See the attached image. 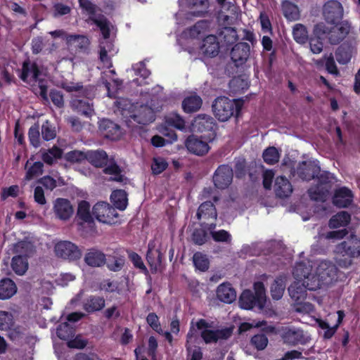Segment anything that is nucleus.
Segmentation results:
<instances>
[{
    "mask_svg": "<svg viewBox=\"0 0 360 360\" xmlns=\"http://www.w3.org/2000/svg\"><path fill=\"white\" fill-rule=\"evenodd\" d=\"M314 271L309 284L311 290H316L325 286H328L336 280L337 267L330 261L317 260L314 262Z\"/></svg>",
    "mask_w": 360,
    "mask_h": 360,
    "instance_id": "nucleus-1",
    "label": "nucleus"
},
{
    "mask_svg": "<svg viewBox=\"0 0 360 360\" xmlns=\"http://www.w3.org/2000/svg\"><path fill=\"white\" fill-rule=\"evenodd\" d=\"M334 252L337 264L342 268H348L352 264V259L360 255V239L351 234L335 246Z\"/></svg>",
    "mask_w": 360,
    "mask_h": 360,
    "instance_id": "nucleus-2",
    "label": "nucleus"
},
{
    "mask_svg": "<svg viewBox=\"0 0 360 360\" xmlns=\"http://www.w3.org/2000/svg\"><path fill=\"white\" fill-rule=\"evenodd\" d=\"M196 327L197 330L200 331L201 337L206 343L216 342L219 340H226L232 334V330L229 328L221 330H210V324L204 319H200L195 324L191 322L189 332L187 335L188 342L191 341L195 336Z\"/></svg>",
    "mask_w": 360,
    "mask_h": 360,
    "instance_id": "nucleus-3",
    "label": "nucleus"
},
{
    "mask_svg": "<svg viewBox=\"0 0 360 360\" xmlns=\"http://www.w3.org/2000/svg\"><path fill=\"white\" fill-rule=\"evenodd\" d=\"M241 102L225 96L217 98L212 104L214 116L221 122H226L234 115H238L241 109Z\"/></svg>",
    "mask_w": 360,
    "mask_h": 360,
    "instance_id": "nucleus-4",
    "label": "nucleus"
},
{
    "mask_svg": "<svg viewBox=\"0 0 360 360\" xmlns=\"http://www.w3.org/2000/svg\"><path fill=\"white\" fill-rule=\"evenodd\" d=\"M39 74L40 72L35 63H32L29 60L23 62L21 74L20 75V79L27 83L33 82H37L38 89H36V94H39L44 100L47 101V82L43 79L39 78Z\"/></svg>",
    "mask_w": 360,
    "mask_h": 360,
    "instance_id": "nucleus-5",
    "label": "nucleus"
},
{
    "mask_svg": "<svg viewBox=\"0 0 360 360\" xmlns=\"http://www.w3.org/2000/svg\"><path fill=\"white\" fill-rule=\"evenodd\" d=\"M335 180V176L331 173H322L319 177V185L309 189V195L311 199L316 201H324Z\"/></svg>",
    "mask_w": 360,
    "mask_h": 360,
    "instance_id": "nucleus-6",
    "label": "nucleus"
},
{
    "mask_svg": "<svg viewBox=\"0 0 360 360\" xmlns=\"http://www.w3.org/2000/svg\"><path fill=\"white\" fill-rule=\"evenodd\" d=\"M197 219L200 221V226L207 231L215 229L217 212L213 203L206 201L202 203L198 207L196 213Z\"/></svg>",
    "mask_w": 360,
    "mask_h": 360,
    "instance_id": "nucleus-7",
    "label": "nucleus"
},
{
    "mask_svg": "<svg viewBox=\"0 0 360 360\" xmlns=\"http://www.w3.org/2000/svg\"><path fill=\"white\" fill-rule=\"evenodd\" d=\"M54 252L56 257L69 261H76L82 257L79 247L68 240L58 242L54 246Z\"/></svg>",
    "mask_w": 360,
    "mask_h": 360,
    "instance_id": "nucleus-8",
    "label": "nucleus"
},
{
    "mask_svg": "<svg viewBox=\"0 0 360 360\" xmlns=\"http://www.w3.org/2000/svg\"><path fill=\"white\" fill-rule=\"evenodd\" d=\"M92 214L96 219L104 224H113L118 216L114 207L105 202H97L92 209Z\"/></svg>",
    "mask_w": 360,
    "mask_h": 360,
    "instance_id": "nucleus-9",
    "label": "nucleus"
},
{
    "mask_svg": "<svg viewBox=\"0 0 360 360\" xmlns=\"http://www.w3.org/2000/svg\"><path fill=\"white\" fill-rule=\"evenodd\" d=\"M281 337L285 343L292 345L297 344L305 345L311 339L309 335L304 330L295 327L283 328Z\"/></svg>",
    "mask_w": 360,
    "mask_h": 360,
    "instance_id": "nucleus-10",
    "label": "nucleus"
},
{
    "mask_svg": "<svg viewBox=\"0 0 360 360\" xmlns=\"http://www.w3.org/2000/svg\"><path fill=\"white\" fill-rule=\"evenodd\" d=\"M323 15L328 24H339L343 15V8L338 1H329L323 7Z\"/></svg>",
    "mask_w": 360,
    "mask_h": 360,
    "instance_id": "nucleus-11",
    "label": "nucleus"
},
{
    "mask_svg": "<svg viewBox=\"0 0 360 360\" xmlns=\"http://www.w3.org/2000/svg\"><path fill=\"white\" fill-rule=\"evenodd\" d=\"M238 8L232 3L223 5L221 11L219 13L217 20L219 24L224 27H230L233 25L238 17Z\"/></svg>",
    "mask_w": 360,
    "mask_h": 360,
    "instance_id": "nucleus-12",
    "label": "nucleus"
},
{
    "mask_svg": "<svg viewBox=\"0 0 360 360\" xmlns=\"http://www.w3.org/2000/svg\"><path fill=\"white\" fill-rule=\"evenodd\" d=\"M233 169L229 165H220L214 172L213 181L219 189L227 188L233 180Z\"/></svg>",
    "mask_w": 360,
    "mask_h": 360,
    "instance_id": "nucleus-13",
    "label": "nucleus"
},
{
    "mask_svg": "<svg viewBox=\"0 0 360 360\" xmlns=\"http://www.w3.org/2000/svg\"><path fill=\"white\" fill-rule=\"evenodd\" d=\"M314 262L309 260L297 262L293 269V276L295 281H312L314 275Z\"/></svg>",
    "mask_w": 360,
    "mask_h": 360,
    "instance_id": "nucleus-14",
    "label": "nucleus"
},
{
    "mask_svg": "<svg viewBox=\"0 0 360 360\" xmlns=\"http://www.w3.org/2000/svg\"><path fill=\"white\" fill-rule=\"evenodd\" d=\"M53 212L60 220H68L73 214L74 210L70 202L65 198H57L53 202Z\"/></svg>",
    "mask_w": 360,
    "mask_h": 360,
    "instance_id": "nucleus-15",
    "label": "nucleus"
},
{
    "mask_svg": "<svg viewBox=\"0 0 360 360\" xmlns=\"http://www.w3.org/2000/svg\"><path fill=\"white\" fill-rule=\"evenodd\" d=\"M320 167L315 161H303L297 169V175L303 180L309 181L317 176Z\"/></svg>",
    "mask_w": 360,
    "mask_h": 360,
    "instance_id": "nucleus-16",
    "label": "nucleus"
},
{
    "mask_svg": "<svg viewBox=\"0 0 360 360\" xmlns=\"http://www.w3.org/2000/svg\"><path fill=\"white\" fill-rule=\"evenodd\" d=\"M309 283L306 281H295L288 288L290 297L295 302L303 301L307 296V290L311 291L308 286Z\"/></svg>",
    "mask_w": 360,
    "mask_h": 360,
    "instance_id": "nucleus-17",
    "label": "nucleus"
},
{
    "mask_svg": "<svg viewBox=\"0 0 360 360\" xmlns=\"http://www.w3.org/2000/svg\"><path fill=\"white\" fill-rule=\"evenodd\" d=\"M250 45L246 42L236 44L231 51V57L236 66L243 65L250 56Z\"/></svg>",
    "mask_w": 360,
    "mask_h": 360,
    "instance_id": "nucleus-18",
    "label": "nucleus"
},
{
    "mask_svg": "<svg viewBox=\"0 0 360 360\" xmlns=\"http://www.w3.org/2000/svg\"><path fill=\"white\" fill-rule=\"evenodd\" d=\"M185 145L188 150L197 155H203L206 154L210 147L208 143L194 135H191L187 138Z\"/></svg>",
    "mask_w": 360,
    "mask_h": 360,
    "instance_id": "nucleus-19",
    "label": "nucleus"
},
{
    "mask_svg": "<svg viewBox=\"0 0 360 360\" xmlns=\"http://www.w3.org/2000/svg\"><path fill=\"white\" fill-rule=\"evenodd\" d=\"M129 117L139 124H146L155 120L154 110L148 105H141Z\"/></svg>",
    "mask_w": 360,
    "mask_h": 360,
    "instance_id": "nucleus-20",
    "label": "nucleus"
},
{
    "mask_svg": "<svg viewBox=\"0 0 360 360\" xmlns=\"http://www.w3.org/2000/svg\"><path fill=\"white\" fill-rule=\"evenodd\" d=\"M314 34L316 38L310 39V49L313 53L319 54L323 50V43L321 39L326 34V25L323 22L317 24L314 29Z\"/></svg>",
    "mask_w": 360,
    "mask_h": 360,
    "instance_id": "nucleus-21",
    "label": "nucleus"
},
{
    "mask_svg": "<svg viewBox=\"0 0 360 360\" xmlns=\"http://www.w3.org/2000/svg\"><path fill=\"white\" fill-rule=\"evenodd\" d=\"M326 34L325 36L332 44L340 43L347 34L348 28L340 25L339 24L331 25V27L326 26Z\"/></svg>",
    "mask_w": 360,
    "mask_h": 360,
    "instance_id": "nucleus-22",
    "label": "nucleus"
},
{
    "mask_svg": "<svg viewBox=\"0 0 360 360\" xmlns=\"http://www.w3.org/2000/svg\"><path fill=\"white\" fill-rule=\"evenodd\" d=\"M201 53L207 57H214L219 53V45L216 36L208 35L204 40L200 47Z\"/></svg>",
    "mask_w": 360,
    "mask_h": 360,
    "instance_id": "nucleus-23",
    "label": "nucleus"
},
{
    "mask_svg": "<svg viewBox=\"0 0 360 360\" xmlns=\"http://www.w3.org/2000/svg\"><path fill=\"white\" fill-rule=\"evenodd\" d=\"M100 129L103 130L104 136L115 141L122 136L120 126L109 120H103L100 124Z\"/></svg>",
    "mask_w": 360,
    "mask_h": 360,
    "instance_id": "nucleus-24",
    "label": "nucleus"
},
{
    "mask_svg": "<svg viewBox=\"0 0 360 360\" xmlns=\"http://www.w3.org/2000/svg\"><path fill=\"white\" fill-rule=\"evenodd\" d=\"M353 200V194L351 190L346 187L338 189L333 198V202L339 207L349 206Z\"/></svg>",
    "mask_w": 360,
    "mask_h": 360,
    "instance_id": "nucleus-25",
    "label": "nucleus"
},
{
    "mask_svg": "<svg viewBox=\"0 0 360 360\" xmlns=\"http://www.w3.org/2000/svg\"><path fill=\"white\" fill-rule=\"evenodd\" d=\"M214 124L213 118L209 115L201 114L194 118L191 129L193 131L202 132L212 129Z\"/></svg>",
    "mask_w": 360,
    "mask_h": 360,
    "instance_id": "nucleus-26",
    "label": "nucleus"
},
{
    "mask_svg": "<svg viewBox=\"0 0 360 360\" xmlns=\"http://www.w3.org/2000/svg\"><path fill=\"white\" fill-rule=\"evenodd\" d=\"M85 263L92 267H99L105 263V255L99 250L91 248L84 255Z\"/></svg>",
    "mask_w": 360,
    "mask_h": 360,
    "instance_id": "nucleus-27",
    "label": "nucleus"
},
{
    "mask_svg": "<svg viewBox=\"0 0 360 360\" xmlns=\"http://www.w3.org/2000/svg\"><path fill=\"white\" fill-rule=\"evenodd\" d=\"M274 190L279 198H286L292 193V187L288 179L281 176L276 179Z\"/></svg>",
    "mask_w": 360,
    "mask_h": 360,
    "instance_id": "nucleus-28",
    "label": "nucleus"
},
{
    "mask_svg": "<svg viewBox=\"0 0 360 360\" xmlns=\"http://www.w3.org/2000/svg\"><path fill=\"white\" fill-rule=\"evenodd\" d=\"M217 295L219 300L225 303H231L236 299V290L229 283L221 284L217 288Z\"/></svg>",
    "mask_w": 360,
    "mask_h": 360,
    "instance_id": "nucleus-29",
    "label": "nucleus"
},
{
    "mask_svg": "<svg viewBox=\"0 0 360 360\" xmlns=\"http://www.w3.org/2000/svg\"><path fill=\"white\" fill-rule=\"evenodd\" d=\"M86 160L96 167H101L107 165L108 162V155L103 150H90L86 152Z\"/></svg>",
    "mask_w": 360,
    "mask_h": 360,
    "instance_id": "nucleus-30",
    "label": "nucleus"
},
{
    "mask_svg": "<svg viewBox=\"0 0 360 360\" xmlns=\"http://www.w3.org/2000/svg\"><path fill=\"white\" fill-rule=\"evenodd\" d=\"M351 220L350 214L345 212L341 211L336 214L333 215L328 221V226L330 229H335L340 227L347 226Z\"/></svg>",
    "mask_w": 360,
    "mask_h": 360,
    "instance_id": "nucleus-31",
    "label": "nucleus"
},
{
    "mask_svg": "<svg viewBox=\"0 0 360 360\" xmlns=\"http://www.w3.org/2000/svg\"><path fill=\"white\" fill-rule=\"evenodd\" d=\"M34 252V246L32 243L27 240H22L14 245L13 252L16 254L15 257H22L27 259Z\"/></svg>",
    "mask_w": 360,
    "mask_h": 360,
    "instance_id": "nucleus-32",
    "label": "nucleus"
},
{
    "mask_svg": "<svg viewBox=\"0 0 360 360\" xmlns=\"http://www.w3.org/2000/svg\"><path fill=\"white\" fill-rule=\"evenodd\" d=\"M17 292L15 283L10 278L0 281V299L6 300L11 297Z\"/></svg>",
    "mask_w": 360,
    "mask_h": 360,
    "instance_id": "nucleus-33",
    "label": "nucleus"
},
{
    "mask_svg": "<svg viewBox=\"0 0 360 360\" xmlns=\"http://www.w3.org/2000/svg\"><path fill=\"white\" fill-rule=\"evenodd\" d=\"M337 313L338 320L336 324L334 326H330L326 321H324L323 320H317V323L319 326L321 328L326 330L324 333V337L326 338H330L334 335L336 329L338 328V326L340 324L345 316V314L342 311H338Z\"/></svg>",
    "mask_w": 360,
    "mask_h": 360,
    "instance_id": "nucleus-34",
    "label": "nucleus"
},
{
    "mask_svg": "<svg viewBox=\"0 0 360 360\" xmlns=\"http://www.w3.org/2000/svg\"><path fill=\"white\" fill-rule=\"evenodd\" d=\"M202 99L197 95H192L184 98L182 107L186 112H193L198 110L202 105Z\"/></svg>",
    "mask_w": 360,
    "mask_h": 360,
    "instance_id": "nucleus-35",
    "label": "nucleus"
},
{
    "mask_svg": "<svg viewBox=\"0 0 360 360\" xmlns=\"http://www.w3.org/2000/svg\"><path fill=\"white\" fill-rule=\"evenodd\" d=\"M285 288V278L284 276L277 277L271 285V295L274 300H280L283 295Z\"/></svg>",
    "mask_w": 360,
    "mask_h": 360,
    "instance_id": "nucleus-36",
    "label": "nucleus"
},
{
    "mask_svg": "<svg viewBox=\"0 0 360 360\" xmlns=\"http://www.w3.org/2000/svg\"><path fill=\"white\" fill-rule=\"evenodd\" d=\"M110 200L114 206L120 210H125L127 206V195L123 190L114 191L110 195Z\"/></svg>",
    "mask_w": 360,
    "mask_h": 360,
    "instance_id": "nucleus-37",
    "label": "nucleus"
},
{
    "mask_svg": "<svg viewBox=\"0 0 360 360\" xmlns=\"http://www.w3.org/2000/svg\"><path fill=\"white\" fill-rule=\"evenodd\" d=\"M105 307V300L101 297L91 296L85 301L84 309L87 312H94Z\"/></svg>",
    "mask_w": 360,
    "mask_h": 360,
    "instance_id": "nucleus-38",
    "label": "nucleus"
},
{
    "mask_svg": "<svg viewBox=\"0 0 360 360\" xmlns=\"http://www.w3.org/2000/svg\"><path fill=\"white\" fill-rule=\"evenodd\" d=\"M258 299L251 290H244L239 298L240 307L245 309H251L256 304Z\"/></svg>",
    "mask_w": 360,
    "mask_h": 360,
    "instance_id": "nucleus-39",
    "label": "nucleus"
},
{
    "mask_svg": "<svg viewBox=\"0 0 360 360\" xmlns=\"http://www.w3.org/2000/svg\"><path fill=\"white\" fill-rule=\"evenodd\" d=\"M41 151L43 161L49 165H52L58 159L60 158L63 154L62 150L57 146Z\"/></svg>",
    "mask_w": 360,
    "mask_h": 360,
    "instance_id": "nucleus-40",
    "label": "nucleus"
},
{
    "mask_svg": "<svg viewBox=\"0 0 360 360\" xmlns=\"http://www.w3.org/2000/svg\"><path fill=\"white\" fill-rule=\"evenodd\" d=\"M282 10L284 16L288 20H297L300 18V12L297 6L290 1H285L282 4Z\"/></svg>",
    "mask_w": 360,
    "mask_h": 360,
    "instance_id": "nucleus-41",
    "label": "nucleus"
},
{
    "mask_svg": "<svg viewBox=\"0 0 360 360\" xmlns=\"http://www.w3.org/2000/svg\"><path fill=\"white\" fill-rule=\"evenodd\" d=\"M219 36L221 42L226 44L234 43L238 37L236 30L231 27H224L219 32Z\"/></svg>",
    "mask_w": 360,
    "mask_h": 360,
    "instance_id": "nucleus-42",
    "label": "nucleus"
},
{
    "mask_svg": "<svg viewBox=\"0 0 360 360\" xmlns=\"http://www.w3.org/2000/svg\"><path fill=\"white\" fill-rule=\"evenodd\" d=\"M165 122L167 125L173 127L179 130H186L185 121L179 114L170 113L166 116Z\"/></svg>",
    "mask_w": 360,
    "mask_h": 360,
    "instance_id": "nucleus-43",
    "label": "nucleus"
},
{
    "mask_svg": "<svg viewBox=\"0 0 360 360\" xmlns=\"http://www.w3.org/2000/svg\"><path fill=\"white\" fill-rule=\"evenodd\" d=\"M294 39L299 44H304L308 40V32L302 24H296L292 28Z\"/></svg>",
    "mask_w": 360,
    "mask_h": 360,
    "instance_id": "nucleus-44",
    "label": "nucleus"
},
{
    "mask_svg": "<svg viewBox=\"0 0 360 360\" xmlns=\"http://www.w3.org/2000/svg\"><path fill=\"white\" fill-rule=\"evenodd\" d=\"M252 328H262L265 332H273L274 328L271 326H267L265 321H252L250 323H243L240 326V332L246 331Z\"/></svg>",
    "mask_w": 360,
    "mask_h": 360,
    "instance_id": "nucleus-45",
    "label": "nucleus"
},
{
    "mask_svg": "<svg viewBox=\"0 0 360 360\" xmlns=\"http://www.w3.org/2000/svg\"><path fill=\"white\" fill-rule=\"evenodd\" d=\"M11 266L15 274L23 275L28 269V262L27 259L22 257H13Z\"/></svg>",
    "mask_w": 360,
    "mask_h": 360,
    "instance_id": "nucleus-46",
    "label": "nucleus"
},
{
    "mask_svg": "<svg viewBox=\"0 0 360 360\" xmlns=\"http://www.w3.org/2000/svg\"><path fill=\"white\" fill-rule=\"evenodd\" d=\"M89 20H91L95 25H96L104 39H108L110 35V27H109V22L107 21L106 18L103 15H100L98 17H90Z\"/></svg>",
    "mask_w": 360,
    "mask_h": 360,
    "instance_id": "nucleus-47",
    "label": "nucleus"
},
{
    "mask_svg": "<svg viewBox=\"0 0 360 360\" xmlns=\"http://www.w3.org/2000/svg\"><path fill=\"white\" fill-rule=\"evenodd\" d=\"M77 215L85 222L92 221V215L90 212V205L88 202L82 200L78 204Z\"/></svg>",
    "mask_w": 360,
    "mask_h": 360,
    "instance_id": "nucleus-48",
    "label": "nucleus"
},
{
    "mask_svg": "<svg viewBox=\"0 0 360 360\" xmlns=\"http://www.w3.org/2000/svg\"><path fill=\"white\" fill-rule=\"evenodd\" d=\"M193 261L195 268L200 271H206L209 269L210 261L207 255L201 252H195Z\"/></svg>",
    "mask_w": 360,
    "mask_h": 360,
    "instance_id": "nucleus-49",
    "label": "nucleus"
},
{
    "mask_svg": "<svg viewBox=\"0 0 360 360\" xmlns=\"http://www.w3.org/2000/svg\"><path fill=\"white\" fill-rule=\"evenodd\" d=\"M30 163V160H27L25 168L27 169L25 179L26 180H31L39 175H41L43 172L44 165L41 162H35L32 164L30 167H28V164Z\"/></svg>",
    "mask_w": 360,
    "mask_h": 360,
    "instance_id": "nucleus-50",
    "label": "nucleus"
},
{
    "mask_svg": "<svg viewBox=\"0 0 360 360\" xmlns=\"http://www.w3.org/2000/svg\"><path fill=\"white\" fill-rule=\"evenodd\" d=\"M104 172L112 175L111 179L117 182H122L124 177L121 174L120 168L113 162H110L104 169Z\"/></svg>",
    "mask_w": 360,
    "mask_h": 360,
    "instance_id": "nucleus-51",
    "label": "nucleus"
},
{
    "mask_svg": "<svg viewBox=\"0 0 360 360\" xmlns=\"http://www.w3.org/2000/svg\"><path fill=\"white\" fill-rule=\"evenodd\" d=\"M279 158L278 150L275 147H269L263 153L264 160L269 165H274L278 162Z\"/></svg>",
    "mask_w": 360,
    "mask_h": 360,
    "instance_id": "nucleus-52",
    "label": "nucleus"
},
{
    "mask_svg": "<svg viewBox=\"0 0 360 360\" xmlns=\"http://www.w3.org/2000/svg\"><path fill=\"white\" fill-rule=\"evenodd\" d=\"M58 337L61 340H68L73 337L74 329L68 323L60 324L56 330Z\"/></svg>",
    "mask_w": 360,
    "mask_h": 360,
    "instance_id": "nucleus-53",
    "label": "nucleus"
},
{
    "mask_svg": "<svg viewBox=\"0 0 360 360\" xmlns=\"http://www.w3.org/2000/svg\"><path fill=\"white\" fill-rule=\"evenodd\" d=\"M209 27V22L206 20H200L196 22L189 30V36L193 38L198 37L199 35L204 34Z\"/></svg>",
    "mask_w": 360,
    "mask_h": 360,
    "instance_id": "nucleus-54",
    "label": "nucleus"
},
{
    "mask_svg": "<svg viewBox=\"0 0 360 360\" xmlns=\"http://www.w3.org/2000/svg\"><path fill=\"white\" fill-rule=\"evenodd\" d=\"M72 8L63 3H56L52 8V15L55 18H60L63 15L70 13Z\"/></svg>",
    "mask_w": 360,
    "mask_h": 360,
    "instance_id": "nucleus-55",
    "label": "nucleus"
},
{
    "mask_svg": "<svg viewBox=\"0 0 360 360\" xmlns=\"http://www.w3.org/2000/svg\"><path fill=\"white\" fill-rule=\"evenodd\" d=\"M41 135L46 141L52 140L56 136L55 127L48 120L44 122L41 126Z\"/></svg>",
    "mask_w": 360,
    "mask_h": 360,
    "instance_id": "nucleus-56",
    "label": "nucleus"
},
{
    "mask_svg": "<svg viewBox=\"0 0 360 360\" xmlns=\"http://www.w3.org/2000/svg\"><path fill=\"white\" fill-rule=\"evenodd\" d=\"M13 326V319L11 314L6 311H0V330H7Z\"/></svg>",
    "mask_w": 360,
    "mask_h": 360,
    "instance_id": "nucleus-57",
    "label": "nucleus"
},
{
    "mask_svg": "<svg viewBox=\"0 0 360 360\" xmlns=\"http://www.w3.org/2000/svg\"><path fill=\"white\" fill-rule=\"evenodd\" d=\"M73 105L77 109L79 112H81L82 115H84L87 117H89L92 115L93 108L89 102H86L84 101H75L73 102Z\"/></svg>",
    "mask_w": 360,
    "mask_h": 360,
    "instance_id": "nucleus-58",
    "label": "nucleus"
},
{
    "mask_svg": "<svg viewBox=\"0 0 360 360\" xmlns=\"http://www.w3.org/2000/svg\"><path fill=\"white\" fill-rule=\"evenodd\" d=\"M146 257L149 264L152 267L154 266L155 269L157 265L161 262L160 252L158 250H152L150 243L148 245Z\"/></svg>",
    "mask_w": 360,
    "mask_h": 360,
    "instance_id": "nucleus-59",
    "label": "nucleus"
},
{
    "mask_svg": "<svg viewBox=\"0 0 360 360\" xmlns=\"http://www.w3.org/2000/svg\"><path fill=\"white\" fill-rule=\"evenodd\" d=\"M251 344L258 350H263L268 345V338L264 334H257L251 338Z\"/></svg>",
    "mask_w": 360,
    "mask_h": 360,
    "instance_id": "nucleus-60",
    "label": "nucleus"
},
{
    "mask_svg": "<svg viewBox=\"0 0 360 360\" xmlns=\"http://www.w3.org/2000/svg\"><path fill=\"white\" fill-rule=\"evenodd\" d=\"M28 136L30 141V143L35 148H37L39 146L40 140V134L39 129L38 125L32 126L28 131Z\"/></svg>",
    "mask_w": 360,
    "mask_h": 360,
    "instance_id": "nucleus-61",
    "label": "nucleus"
},
{
    "mask_svg": "<svg viewBox=\"0 0 360 360\" xmlns=\"http://www.w3.org/2000/svg\"><path fill=\"white\" fill-rule=\"evenodd\" d=\"M210 231L211 236L215 241L229 243L231 240V234L225 230L218 231H212V230H211Z\"/></svg>",
    "mask_w": 360,
    "mask_h": 360,
    "instance_id": "nucleus-62",
    "label": "nucleus"
},
{
    "mask_svg": "<svg viewBox=\"0 0 360 360\" xmlns=\"http://www.w3.org/2000/svg\"><path fill=\"white\" fill-rule=\"evenodd\" d=\"M167 167V162L162 158H155L153 159L151 169L155 174L162 173Z\"/></svg>",
    "mask_w": 360,
    "mask_h": 360,
    "instance_id": "nucleus-63",
    "label": "nucleus"
},
{
    "mask_svg": "<svg viewBox=\"0 0 360 360\" xmlns=\"http://www.w3.org/2000/svg\"><path fill=\"white\" fill-rule=\"evenodd\" d=\"M86 153H84L79 150H72L65 155V159L71 162H80L86 160Z\"/></svg>",
    "mask_w": 360,
    "mask_h": 360,
    "instance_id": "nucleus-64",
    "label": "nucleus"
}]
</instances>
